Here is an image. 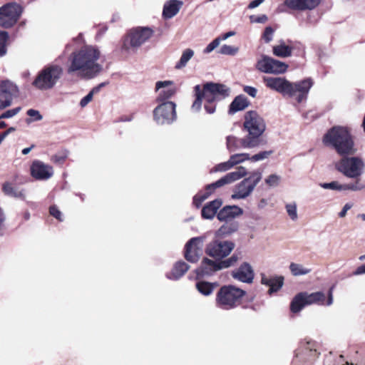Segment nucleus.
I'll use <instances>...</instances> for the list:
<instances>
[{
    "label": "nucleus",
    "mask_w": 365,
    "mask_h": 365,
    "mask_svg": "<svg viewBox=\"0 0 365 365\" xmlns=\"http://www.w3.org/2000/svg\"><path fill=\"white\" fill-rule=\"evenodd\" d=\"M100 57L101 51L96 46H84L69 56L67 72L92 78L102 70V65L98 63Z\"/></svg>",
    "instance_id": "f257e3e1"
},
{
    "label": "nucleus",
    "mask_w": 365,
    "mask_h": 365,
    "mask_svg": "<svg viewBox=\"0 0 365 365\" xmlns=\"http://www.w3.org/2000/svg\"><path fill=\"white\" fill-rule=\"evenodd\" d=\"M194 91L195 100L192 105V110L199 111L204 100L205 109L210 114L215 111L216 108L213 103L224 99L230 94V89L226 86L214 83H207L202 88L197 85Z\"/></svg>",
    "instance_id": "f03ea898"
},
{
    "label": "nucleus",
    "mask_w": 365,
    "mask_h": 365,
    "mask_svg": "<svg viewBox=\"0 0 365 365\" xmlns=\"http://www.w3.org/2000/svg\"><path fill=\"white\" fill-rule=\"evenodd\" d=\"M323 142L326 145L334 148L340 155H352L357 151L347 127H333L324 135Z\"/></svg>",
    "instance_id": "7ed1b4c3"
},
{
    "label": "nucleus",
    "mask_w": 365,
    "mask_h": 365,
    "mask_svg": "<svg viewBox=\"0 0 365 365\" xmlns=\"http://www.w3.org/2000/svg\"><path fill=\"white\" fill-rule=\"evenodd\" d=\"M244 127L248 132L243 141L246 146L257 148L266 144V141L261 138L266 128L265 122L257 112L249 111L245 114Z\"/></svg>",
    "instance_id": "20e7f679"
},
{
    "label": "nucleus",
    "mask_w": 365,
    "mask_h": 365,
    "mask_svg": "<svg viewBox=\"0 0 365 365\" xmlns=\"http://www.w3.org/2000/svg\"><path fill=\"white\" fill-rule=\"evenodd\" d=\"M247 174V169L243 166H240L235 171L230 172L216 182L207 185L204 193H198L194 197L193 203L197 207H200L202 202L208 198L215 189L231 184L246 176Z\"/></svg>",
    "instance_id": "39448f33"
},
{
    "label": "nucleus",
    "mask_w": 365,
    "mask_h": 365,
    "mask_svg": "<svg viewBox=\"0 0 365 365\" xmlns=\"http://www.w3.org/2000/svg\"><path fill=\"white\" fill-rule=\"evenodd\" d=\"M245 294V291L235 286H223L217 294L216 304L223 309H234L240 304Z\"/></svg>",
    "instance_id": "423d86ee"
},
{
    "label": "nucleus",
    "mask_w": 365,
    "mask_h": 365,
    "mask_svg": "<svg viewBox=\"0 0 365 365\" xmlns=\"http://www.w3.org/2000/svg\"><path fill=\"white\" fill-rule=\"evenodd\" d=\"M343 156L335 163L336 169L347 178H359L365 170V163L363 159L358 156Z\"/></svg>",
    "instance_id": "0eeeda50"
},
{
    "label": "nucleus",
    "mask_w": 365,
    "mask_h": 365,
    "mask_svg": "<svg viewBox=\"0 0 365 365\" xmlns=\"http://www.w3.org/2000/svg\"><path fill=\"white\" fill-rule=\"evenodd\" d=\"M22 13L21 6L16 2H9L0 6V27L6 29L12 28Z\"/></svg>",
    "instance_id": "6e6552de"
},
{
    "label": "nucleus",
    "mask_w": 365,
    "mask_h": 365,
    "mask_svg": "<svg viewBox=\"0 0 365 365\" xmlns=\"http://www.w3.org/2000/svg\"><path fill=\"white\" fill-rule=\"evenodd\" d=\"M63 73L60 66H51L43 69L36 77L33 84L41 90L50 89L56 83Z\"/></svg>",
    "instance_id": "1a4fd4ad"
},
{
    "label": "nucleus",
    "mask_w": 365,
    "mask_h": 365,
    "mask_svg": "<svg viewBox=\"0 0 365 365\" xmlns=\"http://www.w3.org/2000/svg\"><path fill=\"white\" fill-rule=\"evenodd\" d=\"M262 176V172L259 170L252 172L250 177L245 178L235 187L231 196L232 198L240 200L250 196L257 185L260 182Z\"/></svg>",
    "instance_id": "9d476101"
},
{
    "label": "nucleus",
    "mask_w": 365,
    "mask_h": 365,
    "mask_svg": "<svg viewBox=\"0 0 365 365\" xmlns=\"http://www.w3.org/2000/svg\"><path fill=\"white\" fill-rule=\"evenodd\" d=\"M324 299L325 295L322 292L311 294L305 292H300L293 298L290 304V310L293 313H298L306 306L313 304H323Z\"/></svg>",
    "instance_id": "9b49d317"
},
{
    "label": "nucleus",
    "mask_w": 365,
    "mask_h": 365,
    "mask_svg": "<svg viewBox=\"0 0 365 365\" xmlns=\"http://www.w3.org/2000/svg\"><path fill=\"white\" fill-rule=\"evenodd\" d=\"M153 34V30L148 27H138L132 29L124 40L123 48L128 51L130 49H135L148 41Z\"/></svg>",
    "instance_id": "f8f14e48"
},
{
    "label": "nucleus",
    "mask_w": 365,
    "mask_h": 365,
    "mask_svg": "<svg viewBox=\"0 0 365 365\" xmlns=\"http://www.w3.org/2000/svg\"><path fill=\"white\" fill-rule=\"evenodd\" d=\"M153 110L154 120L159 125L171 124L177 118L176 104L173 101L158 102Z\"/></svg>",
    "instance_id": "ddd939ff"
},
{
    "label": "nucleus",
    "mask_w": 365,
    "mask_h": 365,
    "mask_svg": "<svg viewBox=\"0 0 365 365\" xmlns=\"http://www.w3.org/2000/svg\"><path fill=\"white\" fill-rule=\"evenodd\" d=\"M235 247L232 241L214 240L206 245L205 253L211 257L221 259L227 257Z\"/></svg>",
    "instance_id": "4468645a"
},
{
    "label": "nucleus",
    "mask_w": 365,
    "mask_h": 365,
    "mask_svg": "<svg viewBox=\"0 0 365 365\" xmlns=\"http://www.w3.org/2000/svg\"><path fill=\"white\" fill-rule=\"evenodd\" d=\"M256 68L264 73L282 74L287 71L288 65L266 55H262L257 61Z\"/></svg>",
    "instance_id": "2eb2a0df"
},
{
    "label": "nucleus",
    "mask_w": 365,
    "mask_h": 365,
    "mask_svg": "<svg viewBox=\"0 0 365 365\" xmlns=\"http://www.w3.org/2000/svg\"><path fill=\"white\" fill-rule=\"evenodd\" d=\"M313 86V81L310 78H305L302 81L292 83L289 86L288 96L295 97L298 103H301L306 99L310 88Z\"/></svg>",
    "instance_id": "dca6fc26"
},
{
    "label": "nucleus",
    "mask_w": 365,
    "mask_h": 365,
    "mask_svg": "<svg viewBox=\"0 0 365 365\" xmlns=\"http://www.w3.org/2000/svg\"><path fill=\"white\" fill-rule=\"evenodd\" d=\"M156 102L169 101L177 93V87L173 81H158L155 83Z\"/></svg>",
    "instance_id": "f3484780"
},
{
    "label": "nucleus",
    "mask_w": 365,
    "mask_h": 365,
    "mask_svg": "<svg viewBox=\"0 0 365 365\" xmlns=\"http://www.w3.org/2000/svg\"><path fill=\"white\" fill-rule=\"evenodd\" d=\"M205 238L202 237L190 239L185 245V257L192 263L198 261L202 253Z\"/></svg>",
    "instance_id": "a211bd4d"
},
{
    "label": "nucleus",
    "mask_w": 365,
    "mask_h": 365,
    "mask_svg": "<svg viewBox=\"0 0 365 365\" xmlns=\"http://www.w3.org/2000/svg\"><path fill=\"white\" fill-rule=\"evenodd\" d=\"M17 86L9 81L0 83V109H4L11 105L12 99L18 94Z\"/></svg>",
    "instance_id": "6ab92c4d"
},
{
    "label": "nucleus",
    "mask_w": 365,
    "mask_h": 365,
    "mask_svg": "<svg viewBox=\"0 0 365 365\" xmlns=\"http://www.w3.org/2000/svg\"><path fill=\"white\" fill-rule=\"evenodd\" d=\"M31 175L38 180H46L53 175V168L40 160H34L30 168Z\"/></svg>",
    "instance_id": "aec40b11"
},
{
    "label": "nucleus",
    "mask_w": 365,
    "mask_h": 365,
    "mask_svg": "<svg viewBox=\"0 0 365 365\" xmlns=\"http://www.w3.org/2000/svg\"><path fill=\"white\" fill-rule=\"evenodd\" d=\"M263 82L271 90L275 91L282 95H288L290 81L282 77L264 76Z\"/></svg>",
    "instance_id": "412c9836"
},
{
    "label": "nucleus",
    "mask_w": 365,
    "mask_h": 365,
    "mask_svg": "<svg viewBox=\"0 0 365 365\" xmlns=\"http://www.w3.org/2000/svg\"><path fill=\"white\" fill-rule=\"evenodd\" d=\"M231 275L237 281L251 284L254 280L255 272L250 263L243 262L237 269L232 272Z\"/></svg>",
    "instance_id": "4be33fe9"
},
{
    "label": "nucleus",
    "mask_w": 365,
    "mask_h": 365,
    "mask_svg": "<svg viewBox=\"0 0 365 365\" xmlns=\"http://www.w3.org/2000/svg\"><path fill=\"white\" fill-rule=\"evenodd\" d=\"M321 0H284V4L289 9L297 11H311L317 8Z\"/></svg>",
    "instance_id": "5701e85b"
},
{
    "label": "nucleus",
    "mask_w": 365,
    "mask_h": 365,
    "mask_svg": "<svg viewBox=\"0 0 365 365\" xmlns=\"http://www.w3.org/2000/svg\"><path fill=\"white\" fill-rule=\"evenodd\" d=\"M222 269L220 261H214L204 258L200 267L197 269V274L200 276L211 275L214 272Z\"/></svg>",
    "instance_id": "b1692460"
},
{
    "label": "nucleus",
    "mask_w": 365,
    "mask_h": 365,
    "mask_svg": "<svg viewBox=\"0 0 365 365\" xmlns=\"http://www.w3.org/2000/svg\"><path fill=\"white\" fill-rule=\"evenodd\" d=\"M242 214V210L236 206H226L217 214V219L220 221L228 222Z\"/></svg>",
    "instance_id": "393cba45"
},
{
    "label": "nucleus",
    "mask_w": 365,
    "mask_h": 365,
    "mask_svg": "<svg viewBox=\"0 0 365 365\" xmlns=\"http://www.w3.org/2000/svg\"><path fill=\"white\" fill-rule=\"evenodd\" d=\"M261 283L269 287L268 292L269 294H272L282 288L284 283V278L282 277L269 278L264 274H262Z\"/></svg>",
    "instance_id": "a878e982"
},
{
    "label": "nucleus",
    "mask_w": 365,
    "mask_h": 365,
    "mask_svg": "<svg viewBox=\"0 0 365 365\" xmlns=\"http://www.w3.org/2000/svg\"><path fill=\"white\" fill-rule=\"evenodd\" d=\"M182 5V2L178 0H170L164 5L163 15L165 19H171L175 16Z\"/></svg>",
    "instance_id": "bb28decb"
},
{
    "label": "nucleus",
    "mask_w": 365,
    "mask_h": 365,
    "mask_svg": "<svg viewBox=\"0 0 365 365\" xmlns=\"http://www.w3.org/2000/svg\"><path fill=\"white\" fill-rule=\"evenodd\" d=\"M245 137L242 138H237L233 135H228L226 138V145L229 152L232 153L240 148H254L255 146H246L243 141Z\"/></svg>",
    "instance_id": "cd10ccee"
},
{
    "label": "nucleus",
    "mask_w": 365,
    "mask_h": 365,
    "mask_svg": "<svg viewBox=\"0 0 365 365\" xmlns=\"http://www.w3.org/2000/svg\"><path fill=\"white\" fill-rule=\"evenodd\" d=\"M222 205L221 200H215L205 205L202 210V216L205 219H212Z\"/></svg>",
    "instance_id": "c85d7f7f"
},
{
    "label": "nucleus",
    "mask_w": 365,
    "mask_h": 365,
    "mask_svg": "<svg viewBox=\"0 0 365 365\" xmlns=\"http://www.w3.org/2000/svg\"><path fill=\"white\" fill-rule=\"evenodd\" d=\"M238 229V225L235 222H226L225 225L221 226L216 232L215 237H222L230 235L236 232Z\"/></svg>",
    "instance_id": "c756f323"
},
{
    "label": "nucleus",
    "mask_w": 365,
    "mask_h": 365,
    "mask_svg": "<svg viewBox=\"0 0 365 365\" xmlns=\"http://www.w3.org/2000/svg\"><path fill=\"white\" fill-rule=\"evenodd\" d=\"M249 105L247 98L243 96H237L232 102L230 106V113H235L237 111L242 110Z\"/></svg>",
    "instance_id": "7c9ffc66"
},
{
    "label": "nucleus",
    "mask_w": 365,
    "mask_h": 365,
    "mask_svg": "<svg viewBox=\"0 0 365 365\" xmlns=\"http://www.w3.org/2000/svg\"><path fill=\"white\" fill-rule=\"evenodd\" d=\"M292 47L287 46L283 41H281L279 44L273 46V54L276 56L281 58H287L292 55Z\"/></svg>",
    "instance_id": "2f4dec72"
},
{
    "label": "nucleus",
    "mask_w": 365,
    "mask_h": 365,
    "mask_svg": "<svg viewBox=\"0 0 365 365\" xmlns=\"http://www.w3.org/2000/svg\"><path fill=\"white\" fill-rule=\"evenodd\" d=\"M189 269V266L184 262H178L173 267L168 277L178 279L181 277Z\"/></svg>",
    "instance_id": "473e14b6"
},
{
    "label": "nucleus",
    "mask_w": 365,
    "mask_h": 365,
    "mask_svg": "<svg viewBox=\"0 0 365 365\" xmlns=\"http://www.w3.org/2000/svg\"><path fill=\"white\" fill-rule=\"evenodd\" d=\"M2 190L4 193L7 196L15 198H25L24 192L22 190H18L17 189H16L9 182H6L3 184Z\"/></svg>",
    "instance_id": "72a5a7b5"
},
{
    "label": "nucleus",
    "mask_w": 365,
    "mask_h": 365,
    "mask_svg": "<svg viewBox=\"0 0 365 365\" xmlns=\"http://www.w3.org/2000/svg\"><path fill=\"white\" fill-rule=\"evenodd\" d=\"M355 181L341 184V192L351 191L358 192L365 189V185L358 178Z\"/></svg>",
    "instance_id": "f704fd0d"
},
{
    "label": "nucleus",
    "mask_w": 365,
    "mask_h": 365,
    "mask_svg": "<svg viewBox=\"0 0 365 365\" xmlns=\"http://www.w3.org/2000/svg\"><path fill=\"white\" fill-rule=\"evenodd\" d=\"M195 54V52L191 48H186L185 49L182 55L180 56V58L179 61L175 64V68L176 69H181L186 66L187 62L193 57Z\"/></svg>",
    "instance_id": "c9c22d12"
},
{
    "label": "nucleus",
    "mask_w": 365,
    "mask_h": 365,
    "mask_svg": "<svg viewBox=\"0 0 365 365\" xmlns=\"http://www.w3.org/2000/svg\"><path fill=\"white\" fill-rule=\"evenodd\" d=\"M289 269L294 276L306 275L311 272L312 269L298 263L292 262L289 264Z\"/></svg>",
    "instance_id": "e433bc0d"
},
{
    "label": "nucleus",
    "mask_w": 365,
    "mask_h": 365,
    "mask_svg": "<svg viewBox=\"0 0 365 365\" xmlns=\"http://www.w3.org/2000/svg\"><path fill=\"white\" fill-rule=\"evenodd\" d=\"M197 290L203 295L207 296L212 294L214 287L212 284L206 282H199L196 284Z\"/></svg>",
    "instance_id": "4c0bfd02"
},
{
    "label": "nucleus",
    "mask_w": 365,
    "mask_h": 365,
    "mask_svg": "<svg viewBox=\"0 0 365 365\" xmlns=\"http://www.w3.org/2000/svg\"><path fill=\"white\" fill-rule=\"evenodd\" d=\"M286 212L292 221L298 219L297 205L295 202H291L285 205Z\"/></svg>",
    "instance_id": "58836bf2"
},
{
    "label": "nucleus",
    "mask_w": 365,
    "mask_h": 365,
    "mask_svg": "<svg viewBox=\"0 0 365 365\" xmlns=\"http://www.w3.org/2000/svg\"><path fill=\"white\" fill-rule=\"evenodd\" d=\"M233 166L250 160V154L247 153L233 154L230 157Z\"/></svg>",
    "instance_id": "ea45409f"
},
{
    "label": "nucleus",
    "mask_w": 365,
    "mask_h": 365,
    "mask_svg": "<svg viewBox=\"0 0 365 365\" xmlns=\"http://www.w3.org/2000/svg\"><path fill=\"white\" fill-rule=\"evenodd\" d=\"M239 51V48L227 44L222 45L219 51V53L222 55L235 56Z\"/></svg>",
    "instance_id": "a19ab883"
},
{
    "label": "nucleus",
    "mask_w": 365,
    "mask_h": 365,
    "mask_svg": "<svg viewBox=\"0 0 365 365\" xmlns=\"http://www.w3.org/2000/svg\"><path fill=\"white\" fill-rule=\"evenodd\" d=\"M9 38V33L5 31H0V57L6 53V43Z\"/></svg>",
    "instance_id": "79ce46f5"
},
{
    "label": "nucleus",
    "mask_w": 365,
    "mask_h": 365,
    "mask_svg": "<svg viewBox=\"0 0 365 365\" xmlns=\"http://www.w3.org/2000/svg\"><path fill=\"white\" fill-rule=\"evenodd\" d=\"M273 151L272 150H265L259 152L255 155H250V160L252 162H257L264 160L267 158H268L272 154Z\"/></svg>",
    "instance_id": "37998d69"
},
{
    "label": "nucleus",
    "mask_w": 365,
    "mask_h": 365,
    "mask_svg": "<svg viewBox=\"0 0 365 365\" xmlns=\"http://www.w3.org/2000/svg\"><path fill=\"white\" fill-rule=\"evenodd\" d=\"M239 259V256L236 254H234L230 257L225 260L220 261L222 269L234 266L237 262Z\"/></svg>",
    "instance_id": "c03bdc74"
},
{
    "label": "nucleus",
    "mask_w": 365,
    "mask_h": 365,
    "mask_svg": "<svg viewBox=\"0 0 365 365\" xmlns=\"http://www.w3.org/2000/svg\"><path fill=\"white\" fill-rule=\"evenodd\" d=\"M233 167H234L233 164H232L230 158H229V160L227 161L221 163H219L218 165H217L212 170V172H225L227 170H230Z\"/></svg>",
    "instance_id": "a18cd8bd"
},
{
    "label": "nucleus",
    "mask_w": 365,
    "mask_h": 365,
    "mask_svg": "<svg viewBox=\"0 0 365 365\" xmlns=\"http://www.w3.org/2000/svg\"><path fill=\"white\" fill-rule=\"evenodd\" d=\"M319 186L324 189L332 190L341 192V183L338 181L320 183Z\"/></svg>",
    "instance_id": "49530a36"
},
{
    "label": "nucleus",
    "mask_w": 365,
    "mask_h": 365,
    "mask_svg": "<svg viewBox=\"0 0 365 365\" xmlns=\"http://www.w3.org/2000/svg\"><path fill=\"white\" fill-rule=\"evenodd\" d=\"M27 115L30 117V118L26 119V122L28 123L34 121H39L43 118V116L41 115L39 111L34 109L28 110Z\"/></svg>",
    "instance_id": "de8ad7c7"
},
{
    "label": "nucleus",
    "mask_w": 365,
    "mask_h": 365,
    "mask_svg": "<svg viewBox=\"0 0 365 365\" xmlns=\"http://www.w3.org/2000/svg\"><path fill=\"white\" fill-rule=\"evenodd\" d=\"M281 180V177L276 174L269 175L265 180V183L270 187L277 186Z\"/></svg>",
    "instance_id": "09e8293b"
},
{
    "label": "nucleus",
    "mask_w": 365,
    "mask_h": 365,
    "mask_svg": "<svg viewBox=\"0 0 365 365\" xmlns=\"http://www.w3.org/2000/svg\"><path fill=\"white\" fill-rule=\"evenodd\" d=\"M98 91V88H93L85 97L80 101L81 108L86 107L93 99V94Z\"/></svg>",
    "instance_id": "8fccbe9b"
},
{
    "label": "nucleus",
    "mask_w": 365,
    "mask_h": 365,
    "mask_svg": "<svg viewBox=\"0 0 365 365\" xmlns=\"http://www.w3.org/2000/svg\"><path fill=\"white\" fill-rule=\"evenodd\" d=\"M274 29L271 26H267L262 34V38L265 43H269L273 39Z\"/></svg>",
    "instance_id": "3c124183"
},
{
    "label": "nucleus",
    "mask_w": 365,
    "mask_h": 365,
    "mask_svg": "<svg viewBox=\"0 0 365 365\" xmlns=\"http://www.w3.org/2000/svg\"><path fill=\"white\" fill-rule=\"evenodd\" d=\"M220 43V39H218V38H215L212 41H211L206 46V48L204 49L203 52L205 53H211L212 51H214V49H215L217 47L219 46Z\"/></svg>",
    "instance_id": "603ef678"
},
{
    "label": "nucleus",
    "mask_w": 365,
    "mask_h": 365,
    "mask_svg": "<svg viewBox=\"0 0 365 365\" xmlns=\"http://www.w3.org/2000/svg\"><path fill=\"white\" fill-rule=\"evenodd\" d=\"M20 110H21L20 107H17V108L11 109V110H8L5 111L4 113H3L0 115V119L12 118L14 115H16L20 111Z\"/></svg>",
    "instance_id": "864d4df0"
},
{
    "label": "nucleus",
    "mask_w": 365,
    "mask_h": 365,
    "mask_svg": "<svg viewBox=\"0 0 365 365\" xmlns=\"http://www.w3.org/2000/svg\"><path fill=\"white\" fill-rule=\"evenodd\" d=\"M67 153L63 154H56L51 158V161L55 163H63L67 158Z\"/></svg>",
    "instance_id": "5fc2aeb1"
},
{
    "label": "nucleus",
    "mask_w": 365,
    "mask_h": 365,
    "mask_svg": "<svg viewBox=\"0 0 365 365\" xmlns=\"http://www.w3.org/2000/svg\"><path fill=\"white\" fill-rule=\"evenodd\" d=\"M250 19V21L252 23H260V24L265 23L268 19L267 16L265 14H262L259 16H251Z\"/></svg>",
    "instance_id": "6e6d98bb"
},
{
    "label": "nucleus",
    "mask_w": 365,
    "mask_h": 365,
    "mask_svg": "<svg viewBox=\"0 0 365 365\" xmlns=\"http://www.w3.org/2000/svg\"><path fill=\"white\" fill-rule=\"evenodd\" d=\"M353 206V204L351 202L346 203L342 210L339 212L338 215L340 218H344L346 217L347 211L349 210Z\"/></svg>",
    "instance_id": "4d7b16f0"
},
{
    "label": "nucleus",
    "mask_w": 365,
    "mask_h": 365,
    "mask_svg": "<svg viewBox=\"0 0 365 365\" xmlns=\"http://www.w3.org/2000/svg\"><path fill=\"white\" fill-rule=\"evenodd\" d=\"M50 214L56 219L62 220L61 212H60V210H58V209L56 207L52 206L50 207Z\"/></svg>",
    "instance_id": "13d9d810"
},
{
    "label": "nucleus",
    "mask_w": 365,
    "mask_h": 365,
    "mask_svg": "<svg viewBox=\"0 0 365 365\" xmlns=\"http://www.w3.org/2000/svg\"><path fill=\"white\" fill-rule=\"evenodd\" d=\"M244 91L252 98H255L257 93V90L252 86H245L244 88Z\"/></svg>",
    "instance_id": "bf43d9fd"
},
{
    "label": "nucleus",
    "mask_w": 365,
    "mask_h": 365,
    "mask_svg": "<svg viewBox=\"0 0 365 365\" xmlns=\"http://www.w3.org/2000/svg\"><path fill=\"white\" fill-rule=\"evenodd\" d=\"M333 290H334V287H331L328 292V299H327V301L326 303L327 306H331L333 304V301H334Z\"/></svg>",
    "instance_id": "052dcab7"
},
{
    "label": "nucleus",
    "mask_w": 365,
    "mask_h": 365,
    "mask_svg": "<svg viewBox=\"0 0 365 365\" xmlns=\"http://www.w3.org/2000/svg\"><path fill=\"white\" fill-rule=\"evenodd\" d=\"M264 0H254L252 1L248 5V9H253L257 6H259L261 4H262Z\"/></svg>",
    "instance_id": "680f3d73"
},
{
    "label": "nucleus",
    "mask_w": 365,
    "mask_h": 365,
    "mask_svg": "<svg viewBox=\"0 0 365 365\" xmlns=\"http://www.w3.org/2000/svg\"><path fill=\"white\" fill-rule=\"evenodd\" d=\"M235 35V31H229V32H227V33L222 34V36H220L217 38H218V39H220V41L221 42L222 41H225V40L227 39L228 38L233 36Z\"/></svg>",
    "instance_id": "e2e57ef3"
},
{
    "label": "nucleus",
    "mask_w": 365,
    "mask_h": 365,
    "mask_svg": "<svg viewBox=\"0 0 365 365\" xmlns=\"http://www.w3.org/2000/svg\"><path fill=\"white\" fill-rule=\"evenodd\" d=\"M365 274V264L359 267L354 272L355 275H359Z\"/></svg>",
    "instance_id": "0e129e2a"
},
{
    "label": "nucleus",
    "mask_w": 365,
    "mask_h": 365,
    "mask_svg": "<svg viewBox=\"0 0 365 365\" xmlns=\"http://www.w3.org/2000/svg\"><path fill=\"white\" fill-rule=\"evenodd\" d=\"M34 145H31V147H29V148H24V149L22 150V154H24V155H27V154H29V153H30V151L32 150V148H34Z\"/></svg>",
    "instance_id": "69168bd1"
},
{
    "label": "nucleus",
    "mask_w": 365,
    "mask_h": 365,
    "mask_svg": "<svg viewBox=\"0 0 365 365\" xmlns=\"http://www.w3.org/2000/svg\"><path fill=\"white\" fill-rule=\"evenodd\" d=\"M9 134L7 133L6 131H4V133H2L1 135H0V140L3 141L4 139Z\"/></svg>",
    "instance_id": "338daca9"
},
{
    "label": "nucleus",
    "mask_w": 365,
    "mask_h": 365,
    "mask_svg": "<svg viewBox=\"0 0 365 365\" xmlns=\"http://www.w3.org/2000/svg\"><path fill=\"white\" fill-rule=\"evenodd\" d=\"M357 217L361 219L364 221H365V214H359L357 215Z\"/></svg>",
    "instance_id": "774afa93"
}]
</instances>
